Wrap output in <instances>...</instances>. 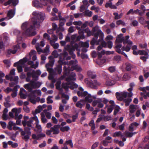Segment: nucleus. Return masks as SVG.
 <instances>
[{"label":"nucleus","instance_id":"obj_1","mask_svg":"<svg viewBox=\"0 0 149 149\" xmlns=\"http://www.w3.org/2000/svg\"><path fill=\"white\" fill-rule=\"evenodd\" d=\"M80 47L86 48L88 47H89V41L85 42H80L79 45L75 43L74 45H72V46H70V45H67L65 46L63 53L61 54L62 56L60 57V60L58 61L59 65H57L55 68V71L57 72L59 74L61 73L62 71V64H64L65 65V66L67 65L68 67L69 66L70 63L71 61L69 63L68 62H64L63 60L70 59V56H68V54L67 52H66V50H67L69 52L70 54L72 55L73 58H75L76 56L74 53L73 52L76 49L78 51L77 53V56H80L79 53L80 49L79 48Z\"/></svg>","mask_w":149,"mask_h":149},{"label":"nucleus","instance_id":"obj_2","mask_svg":"<svg viewBox=\"0 0 149 149\" xmlns=\"http://www.w3.org/2000/svg\"><path fill=\"white\" fill-rule=\"evenodd\" d=\"M43 13L36 11L33 12L32 17L30 20V23L25 22L22 23L21 25L22 33L27 36H35L36 34L35 28H38L40 26V24L44 19Z\"/></svg>","mask_w":149,"mask_h":149},{"label":"nucleus","instance_id":"obj_3","mask_svg":"<svg viewBox=\"0 0 149 149\" xmlns=\"http://www.w3.org/2000/svg\"><path fill=\"white\" fill-rule=\"evenodd\" d=\"M92 31L95 33L94 34V38L91 41V45H100L97 48V52L101 50L103 47H106L107 45L109 49L112 48L113 46V42L111 41H107V43L103 39L104 34L101 31L100 28L98 26H96L93 28Z\"/></svg>","mask_w":149,"mask_h":149},{"label":"nucleus","instance_id":"obj_4","mask_svg":"<svg viewBox=\"0 0 149 149\" xmlns=\"http://www.w3.org/2000/svg\"><path fill=\"white\" fill-rule=\"evenodd\" d=\"M41 84L39 82H36L34 81H31L29 83L25 84L24 85V88L28 90L31 93L29 95L28 98L29 101L32 103L35 104L36 102V100H39L40 98L39 97L36 98L35 94L41 96L42 93L40 90H36L33 91L32 90L33 89H35L39 87Z\"/></svg>","mask_w":149,"mask_h":149},{"label":"nucleus","instance_id":"obj_5","mask_svg":"<svg viewBox=\"0 0 149 149\" xmlns=\"http://www.w3.org/2000/svg\"><path fill=\"white\" fill-rule=\"evenodd\" d=\"M36 51L32 50L29 54L26 55L23 59L20 60L19 61L14 64V66L16 67L19 72H22L23 71L22 67L24 66L26 62L31 59V56H33L32 59L33 61L37 60V57L36 55Z\"/></svg>","mask_w":149,"mask_h":149},{"label":"nucleus","instance_id":"obj_6","mask_svg":"<svg viewBox=\"0 0 149 149\" xmlns=\"http://www.w3.org/2000/svg\"><path fill=\"white\" fill-rule=\"evenodd\" d=\"M77 61L75 59L74 60H72L70 63V65L69 67H67L65 66L64 68V71L63 75L61 76L59 78L60 80L57 81L56 84L60 85L61 82L60 80H63L67 76L68 73L67 70L71 69V70H75L77 71L80 72L82 70V69L81 67L77 64Z\"/></svg>","mask_w":149,"mask_h":149},{"label":"nucleus","instance_id":"obj_7","mask_svg":"<svg viewBox=\"0 0 149 149\" xmlns=\"http://www.w3.org/2000/svg\"><path fill=\"white\" fill-rule=\"evenodd\" d=\"M76 74L74 72H72L69 77L66 78V81L67 82L63 83L62 84V87L67 91L69 88L71 89H73L78 87V85L73 82L72 81L76 80Z\"/></svg>","mask_w":149,"mask_h":149},{"label":"nucleus","instance_id":"obj_8","mask_svg":"<svg viewBox=\"0 0 149 149\" xmlns=\"http://www.w3.org/2000/svg\"><path fill=\"white\" fill-rule=\"evenodd\" d=\"M132 95V93H128L126 91L122 92L120 93L117 92L116 94V97L118 100H123L126 106H128L130 103L132 101V99L130 98Z\"/></svg>","mask_w":149,"mask_h":149},{"label":"nucleus","instance_id":"obj_9","mask_svg":"<svg viewBox=\"0 0 149 149\" xmlns=\"http://www.w3.org/2000/svg\"><path fill=\"white\" fill-rule=\"evenodd\" d=\"M12 112H10L9 113V116L11 117H14L16 120V124L17 125L21 124V119L23 117V116L21 114H19L21 112V108H15L12 109Z\"/></svg>","mask_w":149,"mask_h":149},{"label":"nucleus","instance_id":"obj_10","mask_svg":"<svg viewBox=\"0 0 149 149\" xmlns=\"http://www.w3.org/2000/svg\"><path fill=\"white\" fill-rule=\"evenodd\" d=\"M79 91L77 92L78 96L85 97V100L89 103L93 101V98L96 99V96H92L90 94L88 93L86 91H84V89L81 87H79Z\"/></svg>","mask_w":149,"mask_h":149},{"label":"nucleus","instance_id":"obj_11","mask_svg":"<svg viewBox=\"0 0 149 149\" xmlns=\"http://www.w3.org/2000/svg\"><path fill=\"white\" fill-rule=\"evenodd\" d=\"M30 67H26L24 69L25 72H28L26 74V81L30 82L31 81L37 80L38 79V77L35 74V70H31Z\"/></svg>","mask_w":149,"mask_h":149},{"label":"nucleus","instance_id":"obj_12","mask_svg":"<svg viewBox=\"0 0 149 149\" xmlns=\"http://www.w3.org/2000/svg\"><path fill=\"white\" fill-rule=\"evenodd\" d=\"M129 36H127L125 37H123L122 34H120L117 36L116 42L121 43L123 42L124 44L127 43L128 45H132L133 42L129 39Z\"/></svg>","mask_w":149,"mask_h":149},{"label":"nucleus","instance_id":"obj_13","mask_svg":"<svg viewBox=\"0 0 149 149\" xmlns=\"http://www.w3.org/2000/svg\"><path fill=\"white\" fill-rule=\"evenodd\" d=\"M37 117L34 116L30 118L29 120H28L29 119L28 116H24V120L22 121V123L24 127H28L30 128H34V125L33 123V120H34V118Z\"/></svg>","mask_w":149,"mask_h":149},{"label":"nucleus","instance_id":"obj_14","mask_svg":"<svg viewBox=\"0 0 149 149\" xmlns=\"http://www.w3.org/2000/svg\"><path fill=\"white\" fill-rule=\"evenodd\" d=\"M15 69L13 68L11 70L9 74L6 76V78L10 81H14L15 84H17L18 82L19 78L17 76L13 77L15 75Z\"/></svg>","mask_w":149,"mask_h":149},{"label":"nucleus","instance_id":"obj_15","mask_svg":"<svg viewBox=\"0 0 149 149\" xmlns=\"http://www.w3.org/2000/svg\"><path fill=\"white\" fill-rule=\"evenodd\" d=\"M76 28L79 30V36L77 38V39L78 40H80L81 39H83L85 38V36L84 34V31L85 32L87 33L88 36H90L92 35L91 31L88 28H87L83 30H82L80 29V27L78 26H76Z\"/></svg>","mask_w":149,"mask_h":149},{"label":"nucleus","instance_id":"obj_16","mask_svg":"<svg viewBox=\"0 0 149 149\" xmlns=\"http://www.w3.org/2000/svg\"><path fill=\"white\" fill-rule=\"evenodd\" d=\"M84 82L88 86L95 88V87L94 86V85H95L96 86H99L101 84L100 83L97 81L96 80H94L93 82L92 83L88 78L85 79L84 80Z\"/></svg>","mask_w":149,"mask_h":149},{"label":"nucleus","instance_id":"obj_17","mask_svg":"<svg viewBox=\"0 0 149 149\" xmlns=\"http://www.w3.org/2000/svg\"><path fill=\"white\" fill-rule=\"evenodd\" d=\"M4 2L3 5L4 6H6L12 3L13 6H15L18 3L19 1L18 0H0V4Z\"/></svg>","mask_w":149,"mask_h":149},{"label":"nucleus","instance_id":"obj_18","mask_svg":"<svg viewBox=\"0 0 149 149\" xmlns=\"http://www.w3.org/2000/svg\"><path fill=\"white\" fill-rule=\"evenodd\" d=\"M49 64H47L46 65V67L47 70L49 72V79L52 80L53 83H54L55 82V80L53 79L54 77L53 75V70L52 68L49 67Z\"/></svg>","mask_w":149,"mask_h":149},{"label":"nucleus","instance_id":"obj_19","mask_svg":"<svg viewBox=\"0 0 149 149\" xmlns=\"http://www.w3.org/2000/svg\"><path fill=\"white\" fill-rule=\"evenodd\" d=\"M13 33L14 35L17 36V42L18 43H20L22 39L20 31L18 29H15L14 30Z\"/></svg>","mask_w":149,"mask_h":149},{"label":"nucleus","instance_id":"obj_20","mask_svg":"<svg viewBox=\"0 0 149 149\" xmlns=\"http://www.w3.org/2000/svg\"><path fill=\"white\" fill-rule=\"evenodd\" d=\"M102 101L101 98H98L93 101L92 102V104L93 107L97 106L99 108H102L104 107V104L102 103Z\"/></svg>","mask_w":149,"mask_h":149},{"label":"nucleus","instance_id":"obj_21","mask_svg":"<svg viewBox=\"0 0 149 149\" xmlns=\"http://www.w3.org/2000/svg\"><path fill=\"white\" fill-rule=\"evenodd\" d=\"M8 128L10 130H12L13 129L14 130H21V128L19 127L16 126V124L13 122L10 121L8 123V124L7 126Z\"/></svg>","mask_w":149,"mask_h":149},{"label":"nucleus","instance_id":"obj_22","mask_svg":"<svg viewBox=\"0 0 149 149\" xmlns=\"http://www.w3.org/2000/svg\"><path fill=\"white\" fill-rule=\"evenodd\" d=\"M33 128H30L28 127H24V130L25 131L26 135H25L23 137V138L26 141H27L29 138V136L31 134V132L30 130Z\"/></svg>","mask_w":149,"mask_h":149},{"label":"nucleus","instance_id":"obj_23","mask_svg":"<svg viewBox=\"0 0 149 149\" xmlns=\"http://www.w3.org/2000/svg\"><path fill=\"white\" fill-rule=\"evenodd\" d=\"M42 7L43 6H47L49 3L53 5H54V3L53 0H40Z\"/></svg>","mask_w":149,"mask_h":149},{"label":"nucleus","instance_id":"obj_24","mask_svg":"<svg viewBox=\"0 0 149 149\" xmlns=\"http://www.w3.org/2000/svg\"><path fill=\"white\" fill-rule=\"evenodd\" d=\"M13 48V49H10L7 50V53L8 54H15L16 53L17 51L20 49V47L18 44H17L15 45L14 46Z\"/></svg>","mask_w":149,"mask_h":149},{"label":"nucleus","instance_id":"obj_25","mask_svg":"<svg viewBox=\"0 0 149 149\" xmlns=\"http://www.w3.org/2000/svg\"><path fill=\"white\" fill-rule=\"evenodd\" d=\"M114 53V52L113 51L111 52L108 51L105 52L104 50H102L100 52V51L97 52V56L99 58H100L102 57V55L104 54L108 55L110 54H113Z\"/></svg>","mask_w":149,"mask_h":149},{"label":"nucleus","instance_id":"obj_26","mask_svg":"<svg viewBox=\"0 0 149 149\" xmlns=\"http://www.w3.org/2000/svg\"><path fill=\"white\" fill-rule=\"evenodd\" d=\"M60 125H54L53 127L51 128V131L54 134H56L59 132V128Z\"/></svg>","mask_w":149,"mask_h":149},{"label":"nucleus","instance_id":"obj_27","mask_svg":"<svg viewBox=\"0 0 149 149\" xmlns=\"http://www.w3.org/2000/svg\"><path fill=\"white\" fill-rule=\"evenodd\" d=\"M15 8L14 10L11 9L8 11L7 14L8 19V20L12 18L15 15Z\"/></svg>","mask_w":149,"mask_h":149},{"label":"nucleus","instance_id":"obj_28","mask_svg":"<svg viewBox=\"0 0 149 149\" xmlns=\"http://www.w3.org/2000/svg\"><path fill=\"white\" fill-rule=\"evenodd\" d=\"M45 134L43 133L37 135H36L35 134H33L32 136L33 139L38 140L41 139L42 138L45 137Z\"/></svg>","mask_w":149,"mask_h":149},{"label":"nucleus","instance_id":"obj_29","mask_svg":"<svg viewBox=\"0 0 149 149\" xmlns=\"http://www.w3.org/2000/svg\"><path fill=\"white\" fill-rule=\"evenodd\" d=\"M19 95L20 97L22 99H25L26 98L27 92L23 88H20Z\"/></svg>","mask_w":149,"mask_h":149},{"label":"nucleus","instance_id":"obj_30","mask_svg":"<svg viewBox=\"0 0 149 149\" xmlns=\"http://www.w3.org/2000/svg\"><path fill=\"white\" fill-rule=\"evenodd\" d=\"M28 64L29 65L31 66V67L32 68L36 69L37 68L38 66L39 65V62L38 61H36V64H34L33 62L31 61H29L28 62Z\"/></svg>","mask_w":149,"mask_h":149},{"label":"nucleus","instance_id":"obj_31","mask_svg":"<svg viewBox=\"0 0 149 149\" xmlns=\"http://www.w3.org/2000/svg\"><path fill=\"white\" fill-rule=\"evenodd\" d=\"M120 136H121L123 141H125L126 140V139L124 135L122 134L121 132L120 131L116 132L113 133V136L114 137H118Z\"/></svg>","mask_w":149,"mask_h":149},{"label":"nucleus","instance_id":"obj_32","mask_svg":"<svg viewBox=\"0 0 149 149\" xmlns=\"http://www.w3.org/2000/svg\"><path fill=\"white\" fill-rule=\"evenodd\" d=\"M139 125V124L136 122H134L132 123L129 126V130L133 131Z\"/></svg>","mask_w":149,"mask_h":149},{"label":"nucleus","instance_id":"obj_33","mask_svg":"<svg viewBox=\"0 0 149 149\" xmlns=\"http://www.w3.org/2000/svg\"><path fill=\"white\" fill-rule=\"evenodd\" d=\"M137 105H131L130 106V115H131L137 109Z\"/></svg>","mask_w":149,"mask_h":149},{"label":"nucleus","instance_id":"obj_34","mask_svg":"<svg viewBox=\"0 0 149 149\" xmlns=\"http://www.w3.org/2000/svg\"><path fill=\"white\" fill-rule=\"evenodd\" d=\"M32 5L35 7L37 8L42 7L40 1L38 0H33L32 1Z\"/></svg>","mask_w":149,"mask_h":149},{"label":"nucleus","instance_id":"obj_35","mask_svg":"<svg viewBox=\"0 0 149 149\" xmlns=\"http://www.w3.org/2000/svg\"><path fill=\"white\" fill-rule=\"evenodd\" d=\"M48 58L49 59V63L47 64H49V65L48 66L49 67L52 68L53 67L54 63V60L53 57L52 56H49L48 57Z\"/></svg>","mask_w":149,"mask_h":149},{"label":"nucleus","instance_id":"obj_36","mask_svg":"<svg viewBox=\"0 0 149 149\" xmlns=\"http://www.w3.org/2000/svg\"><path fill=\"white\" fill-rule=\"evenodd\" d=\"M34 120L36 122V127L40 131H42V127L41 125L39 124V121L37 117H36L34 118Z\"/></svg>","mask_w":149,"mask_h":149},{"label":"nucleus","instance_id":"obj_37","mask_svg":"<svg viewBox=\"0 0 149 149\" xmlns=\"http://www.w3.org/2000/svg\"><path fill=\"white\" fill-rule=\"evenodd\" d=\"M85 104V103L84 100H80L76 104V106L77 107L81 108Z\"/></svg>","mask_w":149,"mask_h":149},{"label":"nucleus","instance_id":"obj_38","mask_svg":"<svg viewBox=\"0 0 149 149\" xmlns=\"http://www.w3.org/2000/svg\"><path fill=\"white\" fill-rule=\"evenodd\" d=\"M42 110V107L41 106H39L37 109H36L35 110V112L33 111L32 114H33L34 116H36L35 115L36 113H40L41 111Z\"/></svg>","mask_w":149,"mask_h":149},{"label":"nucleus","instance_id":"obj_39","mask_svg":"<svg viewBox=\"0 0 149 149\" xmlns=\"http://www.w3.org/2000/svg\"><path fill=\"white\" fill-rule=\"evenodd\" d=\"M105 6L106 8L109 7L113 9H116L117 8L115 6L112 5V3L110 1H109L108 2L106 3Z\"/></svg>","mask_w":149,"mask_h":149},{"label":"nucleus","instance_id":"obj_40","mask_svg":"<svg viewBox=\"0 0 149 149\" xmlns=\"http://www.w3.org/2000/svg\"><path fill=\"white\" fill-rule=\"evenodd\" d=\"M3 35L4 42L6 43L9 42L10 41V39L8 37V34L6 33H4Z\"/></svg>","mask_w":149,"mask_h":149},{"label":"nucleus","instance_id":"obj_41","mask_svg":"<svg viewBox=\"0 0 149 149\" xmlns=\"http://www.w3.org/2000/svg\"><path fill=\"white\" fill-rule=\"evenodd\" d=\"M114 107L113 105H108L106 104V107L107 108V112L108 113H110L112 111Z\"/></svg>","mask_w":149,"mask_h":149},{"label":"nucleus","instance_id":"obj_42","mask_svg":"<svg viewBox=\"0 0 149 149\" xmlns=\"http://www.w3.org/2000/svg\"><path fill=\"white\" fill-rule=\"evenodd\" d=\"M49 42L51 45L52 46L54 49H57L59 47V44L57 43H55V42L52 40H50V42Z\"/></svg>","mask_w":149,"mask_h":149},{"label":"nucleus","instance_id":"obj_43","mask_svg":"<svg viewBox=\"0 0 149 149\" xmlns=\"http://www.w3.org/2000/svg\"><path fill=\"white\" fill-rule=\"evenodd\" d=\"M10 97L9 96H8L7 97H6L5 100L6 101V102H4L5 106L7 107H10V105L9 103L10 102Z\"/></svg>","mask_w":149,"mask_h":149},{"label":"nucleus","instance_id":"obj_44","mask_svg":"<svg viewBox=\"0 0 149 149\" xmlns=\"http://www.w3.org/2000/svg\"><path fill=\"white\" fill-rule=\"evenodd\" d=\"M49 48V45H47L45 49L43 50V53H45L46 55L49 54L50 52Z\"/></svg>","mask_w":149,"mask_h":149},{"label":"nucleus","instance_id":"obj_45","mask_svg":"<svg viewBox=\"0 0 149 149\" xmlns=\"http://www.w3.org/2000/svg\"><path fill=\"white\" fill-rule=\"evenodd\" d=\"M87 74L92 79L95 78L96 77L95 73L91 70H89Z\"/></svg>","mask_w":149,"mask_h":149},{"label":"nucleus","instance_id":"obj_46","mask_svg":"<svg viewBox=\"0 0 149 149\" xmlns=\"http://www.w3.org/2000/svg\"><path fill=\"white\" fill-rule=\"evenodd\" d=\"M77 34H74V35H72V36L71 37V40H72V41L71 42V46H72V45H73V42H74V41L76 40H77V38L79 36H77Z\"/></svg>","mask_w":149,"mask_h":149},{"label":"nucleus","instance_id":"obj_47","mask_svg":"<svg viewBox=\"0 0 149 149\" xmlns=\"http://www.w3.org/2000/svg\"><path fill=\"white\" fill-rule=\"evenodd\" d=\"M44 112L45 113L46 117L48 119H50L51 117V113L47 111L46 110H44Z\"/></svg>","mask_w":149,"mask_h":149},{"label":"nucleus","instance_id":"obj_48","mask_svg":"<svg viewBox=\"0 0 149 149\" xmlns=\"http://www.w3.org/2000/svg\"><path fill=\"white\" fill-rule=\"evenodd\" d=\"M132 45H129L130 46L128 45H127L126 47L123 46L121 49L123 51H125L127 52H128L130 51L131 49V46Z\"/></svg>","mask_w":149,"mask_h":149},{"label":"nucleus","instance_id":"obj_49","mask_svg":"<svg viewBox=\"0 0 149 149\" xmlns=\"http://www.w3.org/2000/svg\"><path fill=\"white\" fill-rule=\"evenodd\" d=\"M115 83V81H114V80L109 79L106 81V84L108 86H111L114 85Z\"/></svg>","mask_w":149,"mask_h":149},{"label":"nucleus","instance_id":"obj_50","mask_svg":"<svg viewBox=\"0 0 149 149\" xmlns=\"http://www.w3.org/2000/svg\"><path fill=\"white\" fill-rule=\"evenodd\" d=\"M8 144L10 145L13 148H16L18 146V144L16 143H13L11 141H9L8 142Z\"/></svg>","mask_w":149,"mask_h":149},{"label":"nucleus","instance_id":"obj_51","mask_svg":"<svg viewBox=\"0 0 149 149\" xmlns=\"http://www.w3.org/2000/svg\"><path fill=\"white\" fill-rule=\"evenodd\" d=\"M60 130L62 132L65 131H68L70 130V128L68 126L62 127H60Z\"/></svg>","mask_w":149,"mask_h":149},{"label":"nucleus","instance_id":"obj_52","mask_svg":"<svg viewBox=\"0 0 149 149\" xmlns=\"http://www.w3.org/2000/svg\"><path fill=\"white\" fill-rule=\"evenodd\" d=\"M89 125L91 127L92 130H94L95 128V126L94 123V121L93 120H91L89 123Z\"/></svg>","mask_w":149,"mask_h":149},{"label":"nucleus","instance_id":"obj_53","mask_svg":"<svg viewBox=\"0 0 149 149\" xmlns=\"http://www.w3.org/2000/svg\"><path fill=\"white\" fill-rule=\"evenodd\" d=\"M36 48L39 54H40V53L42 52L43 53V50L40 47L39 43H37L36 45Z\"/></svg>","mask_w":149,"mask_h":149},{"label":"nucleus","instance_id":"obj_54","mask_svg":"<svg viewBox=\"0 0 149 149\" xmlns=\"http://www.w3.org/2000/svg\"><path fill=\"white\" fill-rule=\"evenodd\" d=\"M121 46L122 45L121 44H117L115 47V48L116 49V51L118 53L121 52V51L120 49Z\"/></svg>","mask_w":149,"mask_h":149},{"label":"nucleus","instance_id":"obj_55","mask_svg":"<svg viewBox=\"0 0 149 149\" xmlns=\"http://www.w3.org/2000/svg\"><path fill=\"white\" fill-rule=\"evenodd\" d=\"M125 136L127 137H132L134 134H135V132H130L127 131H125Z\"/></svg>","mask_w":149,"mask_h":149},{"label":"nucleus","instance_id":"obj_56","mask_svg":"<svg viewBox=\"0 0 149 149\" xmlns=\"http://www.w3.org/2000/svg\"><path fill=\"white\" fill-rule=\"evenodd\" d=\"M135 84L133 82L131 83L130 84V88H128L127 90L129 92V93L132 92V91L133 90V88Z\"/></svg>","mask_w":149,"mask_h":149},{"label":"nucleus","instance_id":"obj_57","mask_svg":"<svg viewBox=\"0 0 149 149\" xmlns=\"http://www.w3.org/2000/svg\"><path fill=\"white\" fill-rule=\"evenodd\" d=\"M139 54L141 55H149L147 52L145 50H139Z\"/></svg>","mask_w":149,"mask_h":149},{"label":"nucleus","instance_id":"obj_58","mask_svg":"<svg viewBox=\"0 0 149 149\" xmlns=\"http://www.w3.org/2000/svg\"><path fill=\"white\" fill-rule=\"evenodd\" d=\"M43 38L45 39H47V40L49 42H50V40H52L51 39V38H50L49 36L46 33H45L44 34Z\"/></svg>","mask_w":149,"mask_h":149},{"label":"nucleus","instance_id":"obj_59","mask_svg":"<svg viewBox=\"0 0 149 149\" xmlns=\"http://www.w3.org/2000/svg\"><path fill=\"white\" fill-rule=\"evenodd\" d=\"M46 59V57L44 55H41V60L42 61L41 62L40 64H43L45 63V61Z\"/></svg>","mask_w":149,"mask_h":149},{"label":"nucleus","instance_id":"obj_60","mask_svg":"<svg viewBox=\"0 0 149 149\" xmlns=\"http://www.w3.org/2000/svg\"><path fill=\"white\" fill-rule=\"evenodd\" d=\"M116 24L117 25H122L123 26H126L125 23L121 20H119L116 22Z\"/></svg>","mask_w":149,"mask_h":149},{"label":"nucleus","instance_id":"obj_61","mask_svg":"<svg viewBox=\"0 0 149 149\" xmlns=\"http://www.w3.org/2000/svg\"><path fill=\"white\" fill-rule=\"evenodd\" d=\"M120 107L118 106H116L115 108V109L114 111L113 114L115 115L120 110Z\"/></svg>","mask_w":149,"mask_h":149},{"label":"nucleus","instance_id":"obj_62","mask_svg":"<svg viewBox=\"0 0 149 149\" xmlns=\"http://www.w3.org/2000/svg\"><path fill=\"white\" fill-rule=\"evenodd\" d=\"M64 144H65V145H69L72 148L73 147V143H72V141L71 140L66 141Z\"/></svg>","mask_w":149,"mask_h":149},{"label":"nucleus","instance_id":"obj_63","mask_svg":"<svg viewBox=\"0 0 149 149\" xmlns=\"http://www.w3.org/2000/svg\"><path fill=\"white\" fill-rule=\"evenodd\" d=\"M52 96H49L47 98V103L48 104L52 103L53 102V100L52 99L53 98Z\"/></svg>","mask_w":149,"mask_h":149},{"label":"nucleus","instance_id":"obj_64","mask_svg":"<svg viewBox=\"0 0 149 149\" xmlns=\"http://www.w3.org/2000/svg\"><path fill=\"white\" fill-rule=\"evenodd\" d=\"M113 38V36L111 35H109L106 38L105 40L107 41H110V40H112Z\"/></svg>","mask_w":149,"mask_h":149}]
</instances>
